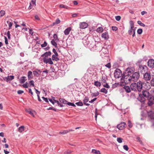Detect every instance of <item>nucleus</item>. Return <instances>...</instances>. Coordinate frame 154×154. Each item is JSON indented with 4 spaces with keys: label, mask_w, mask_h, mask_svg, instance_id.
Returning a JSON list of instances; mask_svg holds the SVG:
<instances>
[{
    "label": "nucleus",
    "mask_w": 154,
    "mask_h": 154,
    "mask_svg": "<svg viewBox=\"0 0 154 154\" xmlns=\"http://www.w3.org/2000/svg\"><path fill=\"white\" fill-rule=\"evenodd\" d=\"M131 77L133 82L138 80L140 77V74L138 72H134L131 75Z\"/></svg>",
    "instance_id": "f257e3e1"
},
{
    "label": "nucleus",
    "mask_w": 154,
    "mask_h": 154,
    "mask_svg": "<svg viewBox=\"0 0 154 154\" xmlns=\"http://www.w3.org/2000/svg\"><path fill=\"white\" fill-rule=\"evenodd\" d=\"M123 81L124 83L128 84L133 82L131 77V75H127L124 76L123 78Z\"/></svg>",
    "instance_id": "f03ea898"
},
{
    "label": "nucleus",
    "mask_w": 154,
    "mask_h": 154,
    "mask_svg": "<svg viewBox=\"0 0 154 154\" xmlns=\"http://www.w3.org/2000/svg\"><path fill=\"white\" fill-rule=\"evenodd\" d=\"M152 75L150 72H147L143 74V79L146 81H149L152 78Z\"/></svg>",
    "instance_id": "7ed1b4c3"
},
{
    "label": "nucleus",
    "mask_w": 154,
    "mask_h": 154,
    "mask_svg": "<svg viewBox=\"0 0 154 154\" xmlns=\"http://www.w3.org/2000/svg\"><path fill=\"white\" fill-rule=\"evenodd\" d=\"M148 68L146 66L139 65V66L138 70L140 71L142 74L146 73V70H147Z\"/></svg>",
    "instance_id": "20e7f679"
},
{
    "label": "nucleus",
    "mask_w": 154,
    "mask_h": 154,
    "mask_svg": "<svg viewBox=\"0 0 154 154\" xmlns=\"http://www.w3.org/2000/svg\"><path fill=\"white\" fill-rule=\"evenodd\" d=\"M122 75V72L120 69H116L115 71L114 76L116 78H119Z\"/></svg>",
    "instance_id": "39448f33"
},
{
    "label": "nucleus",
    "mask_w": 154,
    "mask_h": 154,
    "mask_svg": "<svg viewBox=\"0 0 154 154\" xmlns=\"http://www.w3.org/2000/svg\"><path fill=\"white\" fill-rule=\"evenodd\" d=\"M143 83L140 81L136 83V86L137 91L139 92H140L141 91L143 88Z\"/></svg>",
    "instance_id": "423d86ee"
},
{
    "label": "nucleus",
    "mask_w": 154,
    "mask_h": 154,
    "mask_svg": "<svg viewBox=\"0 0 154 154\" xmlns=\"http://www.w3.org/2000/svg\"><path fill=\"white\" fill-rule=\"evenodd\" d=\"M147 99L148 101V104L149 106H152L154 103V98L153 96H151L149 98H148Z\"/></svg>",
    "instance_id": "0eeeda50"
},
{
    "label": "nucleus",
    "mask_w": 154,
    "mask_h": 154,
    "mask_svg": "<svg viewBox=\"0 0 154 154\" xmlns=\"http://www.w3.org/2000/svg\"><path fill=\"white\" fill-rule=\"evenodd\" d=\"M87 45L88 47L90 49H91L93 48L95 46L94 42H91L88 39H87Z\"/></svg>",
    "instance_id": "6e6552de"
},
{
    "label": "nucleus",
    "mask_w": 154,
    "mask_h": 154,
    "mask_svg": "<svg viewBox=\"0 0 154 154\" xmlns=\"http://www.w3.org/2000/svg\"><path fill=\"white\" fill-rule=\"evenodd\" d=\"M142 94L141 95H142L143 97L146 99L149 98L151 96L150 94L147 91L143 90L142 91Z\"/></svg>",
    "instance_id": "1a4fd4ad"
},
{
    "label": "nucleus",
    "mask_w": 154,
    "mask_h": 154,
    "mask_svg": "<svg viewBox=\"0 0 154 154\" xmlns=\"http://www.w3.org/2000/svg\"><path fill=\"white\" fill-rule=\"evenodd\" d=\"M125 125L126 123L125 122H122L118 125L117 127L119 130H122L124 128Z\"/></svg>",
    "instance_id": "9d476101"
},
{
    "label": "nucleus",
    "mask_w": 154,
    "mask_h": 154,
    "mask_svg": "<svg viewBox=\"0 0 154 154\" xmlns=\"http://www.w3.org/2000/svg\"><path fill=\"white\" fill-rule=\"evenodd\" d=\"M148 66L151 68H154V60L153 59L149 60L147 62Z\"/></svg>",
    "instance_id": "9b49d317"
},
{
    "label": "nucleus",
    "mask_w": 154,
    "mask_h": 154,
    "mask_svg": "<svg viewBox=\"0 0 154 154\" xmlns=\"http://www.w3.org/2000/svg\"><path fill=\"white\" fill-rule=\"evenodd\" d=\"M146 98L143 97L141 94H139V97L138 98V100L144 104L146 100Z\"/></svg>",
    "instance_id": "f8f14e48"
},
{
    "label": "nucleus",
    "mask_w": 154,
    "mask_h": 154,
    "mask_svg": "<svg viewBox=\"0 0 154 154\" xmlns=\"http://www.w3.org/2000/svg\"><path fill=\"white\" fill-rule=\"evenodd\" d=\"M43 61L46 64L48 63L51 65L53 64L51 58L47 59L45 58H43Z\"/></svg>",
    "instance_id": "ddd939ff"
},
{
    "label": "nucleus",
    "mask_w": 154,
    "mask_h": 154,
    "mask_svg": "<svg viewBox=\"0 0 154 154\" xmlns=\"http://www.w3.org/2000/svg\"><path fill=\"white\" fill-rule=\"evenodd\" d=\"M88 26L87 23L85 22L80 23H79V27L81 29H84L86 28Z\"/></svg>",
    "instance_id": "4468645a"
},
{
    "label": "nucleus",
    "mask_w": 154,
    "mask_h": 154,
    "mask_svg": "<svg viewBox=\"0 0 154 154\" xmlns=\"http://www.w3.org/2000/svg\"><path fill=\"white\" fill-rule=\"evenodd\" d=\"M126 71L127 72L128 75H131L134 72V69L132 67L131 68H128L126 69Z\"/></svg>",
    "instance_id": "2eb2a0df"
},
{
    "label": "nucleus",
    "mask_w": 154,
    "mask_h": 154,
    "mask_svg": "<svg viewBox=\"0 0 154 154\" xmlns=\"http://www.w3.org/2000/svg\"><path fill=\"white\" fill-rule=\"evenodd\" d=\"M136 83L134 82L132 83L130 85L131 89V91H137V89L136 86Z\"/></svg>",
    "instance_id": "dca6fc26"
},
{
    "label": "nucleus",
    "mask_w": 154,
    "mask_h": 154,
    "mask_svg": "<svg viewBox=\"0 0 154 154\" xmlns=\"http://www.w3.org/2000/svg\"><path fill=\"white\" fill-rule=\"evenodd\" d=\"M102 38H104L105 40H106L109 38V35L107 32H105L102 34Z\"/></svg>",
    "instance_id": "f3484780"
},
{
    "label": "nucleus",
    "mask_w": 154,
    "mask_h": 154,
    "mask_svg": "<svg viewBox=\"0 0 154 154\" xmlns=\"http://www.w3.org/2000/svg\"><path fill=\"white\" fill-rule=\"evenodd\" d=\"M7 23L8 24L9 26L8 29H10L11 28V27L12 26L13 23L12 22V20L11 19H9L7 21Z\"/></svg>",
    "instance_id": "a211bd4d"
},
{
    "label": "nucleus",
    "mask_w": 154,
    "mask_h": 154,
    "mask_svg": "<svg viewBox=\"0 0 154 154\" xmlns=\"http://www.w3.org/2000/svg\"><path fill=\"white\" fill-rule=\"evenodd\" d=\"M71 28L70 27H69L67 28L66 29H65L64 32V34L66 35H68L69 34V33L71 31Z\"/></svg>",
    "instance_id": "6ab92c4d"
},
{
    "label": "nucleus",
    "mask_w": 154,
    "mask_h": 154,
    "mask_svg": "<svg viewBox=\"0 0 154 154\" xmlns=\"http://www.w3.org/2000/svg\"><path fill=\"white\" fill-rule=\"evenodd\" d=\"M89 100V99L88 97H85L84 99L83 100V102L84 103V104L86 106H89L90 104L88 103H86Z\"/></svg>",
    "instance_id": "aec40b11"
},
{
    "label": "nucleus",
    "mask_w": 154,
    "mask_h": 154,
    "mask_svg": "<svg viewBox=\"0 0 154 154\" xmlns=\"http://www.w3.org/2000/svg\"><path fill=\"white\" fill-rule=\"evenodd\" d=\"M124 88L125 89V91L127 93H129L131 92V90L130 87L128 86H125L124 87Z\"/></svg>",
    "instance_id": "412c9836"
},
{
    "label": "nucleus",
    "mask_w": 154,
    "mask_h": 154,
    "mask_svg": "<svg viewBox=\"0 0 154 154\" xmlns=\"http://www.w3.org/2000/svg\"><path fill=\"white\" fill-rule=\"evenodd\" d=\"M51 52L50 51L46 52L42 55V57H43L44 56L47 57L48 56H50L51 55Z\"/></svg>",
    "instance_id": "4be33fe9"
},
{
    "label": "nucleus",
    "mask_w": 154,
    "mask_h": 154,
    "mask_svg": "<svg viewBox=\"0 0 154 154\" xmlns=\"http://www.w3.org/2000/svg\"><path fill=\"white\" fill-rule=\"evenodd\" d=\"M14 78V76L13 75L8 76L5 77L7 81H10L13 79Z\"/></svg>",
    "instance_id": "5701e85b"
},
{
    "label": "nucleus",
    "mask_w": 154,
    "mask_h": 154,
    "mask_svg": "<svg viewBox=\"0 0 154 154\" xmlns=\"http://www.w3.org/2000/svg\"><path fill=\"white\" fill-rule=\"evenodd\" d=\"M59 100L60 103H63L64 104H67V101L66 100L63 98H60L59 99Z\"/></svg>",
    "instance_id": "b1692460"
},
{
    "label": "nucleus",
    "mask_w": 154,
    "mask_h": 154,
    "mask_svg": "<svg viewBox=\"0 0 154 154\" xmlns=\"http://www.w3.org/2000/svg\"><path fill=\"white\" fill-rule=\"evenodd\" d=\"M25 78L26 77L25 76L22 77L20 79V83L21 84L24 83L26 80L25 79Z\"/></svg>",
    "instance_id": "393cba45"
},
{
    "label": "nucleus",
    "mask_w": 154,
    "mask_h": 154,
    "mask_svg": "<svg viewBox=\"0 0 154 154\" xmlns=\"http://www.w3.org/2000/svg\"><path fill=\"white\" fill-rule=\"evenodd\" d=\"M48 72V70L47 69H46L42 72V75L43 76H46Z\"/></svg>",
    "instance_id": "a878e982"
},
{
    "label": "nucleus",
    "mask_w": 154,
    "mask_h": 154,
    "mask_svg": "<svg viewBox=\"0 0 154 154\" xmlns=\"http://www.w3.org/2000/svg\"><path fill=\"white\" fill-rule=\"evenodd\" d=\"M56 55H53L52 56V59L53 60L57 61L59 60V59Z\"/></svg>",
    "instance_id": "bb28decb"
},
{
    "label": "nucleus",
    "mask_w": 154,
    "mask_h": 154,
    "mask_svg": "<svg viewBox=\"0 0 154 154\" xmlns=\"http://www.w3.org/2000/svg\"><path fill=\"white\" fill-rule=\"evenodd\" d=\"M32 72L30 71H28V79H29L32 78Z\"/></svg>",
    "instance_id": "cd10ccee"
},
{
    "label": "nucleus",
    "mask_w": 154,
    "mask_h": 154,
    "mask_svg": "<svg viewBox=\"0 0 154 154\" xmlns=\"http://www.w3.org/2000/svg\"><path fill=\"white\" fill-rule=\"evenodd\" d=\"M103 30V28L101 27H98L96 30V31L97 32L99 33L102 32Z\"/></svg>",
    "instance_id": "c85d7f7f"
},
{
    "label": "nucleus",
    "mask_w": 154,
    "mask_h": 154,
    "mask_svg": "<svg viewBox=\"0 0 154 154\" xmlns=\"http://www.w3.org/2000/svg\"><path fill=\"white\" fill-rule=\"evenodd\" d=\"M91 152L95 154H100V152L99 150H97L95 149H92Z\"/></svg>",
    "instance_id": "c756f323"
},
{
    "label": "nucleus",
    "mask_w": 154,
    "mask_h": 154,
    "mask_svg": "<svg viewBox=\"0 0 154 154\" xmlns=\"http://www.w3.org/2000/svg\"><path fill=\"white\" fill-rule=\"evenodd\" d=\"M60 22V20L59 19V18H57L56 19L55 21L53 23V25H57L58 24H59Z\"/></svg>",
    "instance_id": "7c9ffc66"
},
{
    "label": "nucleus",
    "mask_w": 154,
    "mask_h": 154,
    "mask_svg": "<svg viewBox=\"0 0 154 154\" xmlns=\"http://www.w3.org/2000/svg\"><path fill=\"white\" fill-rule=\"evenodd\" d=\"M94 85L97 87H100L101 85V84L100 82L98 81H96L94 82Z\"/></svg>",
    "instance_id": "2f4dec72"
},
{
    "label": "nucleus",
    "mask_w": 154,
    "mask_h": 154,
    "mask_svg": "<svg viewBox=\"0 0 154 154\" xmlns=\"http://www.w3.org/2000/svg\"><path fill=\"white\" fill-rule=\"evenodd\" d=\"M24 127L23 126H21L19 127L18 129V131L20 132H22L24 130Z\"/></svg>",
    "instance_id": "473e14b6"
},
{
    "label": "nucleus",
    "mask_w": 154,
    "mask_h": 154,
    "mask_svg": "<svg viewBox=\"0 0 154 154\" xmlns=\"http://www.w3.org/2000/svg\"><path fill=\"white\" fill-rule=\"evenodd\" d=\"M51 44L53 46H54L55 47H57V44L56 42H55V41L54 39H52L51 41Z\"/></svg>",
    "instance_id": "72a5a7b5"
},
{
    "label": "nucleus",
    "mask_w": 154,
    "mask_h": 154,
    "mask_svg": "<svg viewBox=\"0 0 154 154\" xmlns=\"http://www.w3.org/2000/svg\"><path fill=\"white\" fill-rule=\"evenodd\" d=\"M55 103H57V104L58 105V106H60L61 107H63L64 106L63 105L61 104V103L59 101H58L56 100H54Z\"/></svg>",
    "instance_id": "f704fd0d"
},
{
    "label": "nucleus",
    "mask_w": 154,
    "mask_h": 154,
    "mask_svg": "<svg viewBox=\"0 0 154 154\" xmlns=\"http://www.w3.org/2000/svg\"><path fill=\"white\" fill-rule=\"evenodd\" d=\"M99 93L98 91H97L96 93H92L91 94V95L92 97H97L99 95Z\"/></svg>",
    "instance_id": "c9c22d12"
},
{
    "label": "nucleus",
    "mask_w": 154,
    "mask_h": 154,
    "mask_svg": "<svg viewBox=\"0 0 154 154\" xmlns=\"http://www.w3.org/2000/svg\"><path fill=\"white\" fill-rule=\"evenodd\" d=\"M100 91L101 92L104 93L105 94H106L107 93V90L104 88H102L101 89Z\"/></svg>",
    "instance_id": "e433bc0d"
},
{
    "label": "nucleus",
    "mask_w": 154,
    "mask_h": 154,
    "mask_svg": "<svg viewBox=\"0 0 154 154\" xmlns=\"http://www.w3.org/2000/svg\"><path fill=\"white\" fill-rule=\"evenodd\" d=\"M75 104L78 106H83V103L81 101H79L75 103Z\"/></svg>",
    "instance_id": "4c0bfd02"
},
{
    "label": "nucleus",
    "mask_w": 154,
    "mask_h": 154,
    "mask_svg": "<svg viewBox=\"0 0 154 154\" xmlns=\"http://www.w3.org/2000/svg\"><path fill=\"white\" fill-rule=\"evenodd\" d=\"M149 116L151 119H154V113H150L149 114Z\"/></svg>",
    "instance_id": "58836bf2"
},
{
    "label": "nucleus",
    "mask_w": 154,
    "mask_h": 154,
    "mask_svg": "<svg viewBox=\"0 0 154 154\" xmlns=\"http://www.w3.org/2000/svg\"><path fill=\"white\" fill-rule=\"evenodd\" d=\"M5 14V11L3 10L0 11V17H2Z\"/></svg>",
    "instance_id": "ea45409f"
},
{
    "label": "nucleus",
    "mask_w": 154,
    "mask_h": 154,
    "mask_svg": "<svg viewBox=\"0 0 154 154\" xmlns=\"http://www.w3.org/2000/svg\"><path fill=\"white\" fill-rule=\"evenodd\" d=\"M119 85V83H115V84L112 85V88L113 89L117 87Z\"/></svg>",
    "instance_id": "a19ab883"
},
{
    "label": "nucleus",
    "mask_w": 154,
    "mask_h": 154,
    "mask_svg": "<svg viewBox=\"0 0 154 154\" xmlns=\"http://www.w3.org/2000/svg\"><path fill=\"white\" fill-rule=\"evenodd\" d=\"M53 37L56 41H59V39L58 38L57 35L56 34H54Z\"/></svg>",
    "instance_id": "79ce46f5"
},
{
    "label": "nucleus",
    "mask_w": 154,
    "mask_h": 154,
    "mask_svg": "<svg viewBox=\"0 0 154 154\" xmlns=\"http://www.w3.org/2000/svg\"><path fill=\"white\" fill-rule=\"evenodd\" d=\"M131 28H134V22L132 21H130L129 22Z\"/></svg>",
    "instance_id": "37998d69"
},
{
    "label": "nucleus",
    "mask_w": 154,
    "mask_h": 154,
    "mask_svg": "<svg viewBox=\"0 0 154 154\" xmlns=\"http://www.w3.org/2000/svg\"><path fill=\"white\" fill-rule=\"evenodd\" d=\"M60 8H65L66 9H68L69 8V7L63 4H61L60 5Z\"/></svg>",
    "instance_id": "c03bdc74"
},
{
    "label": "nucleus",
    "mask_w": 154,
    "mask_h": 154,
    "mask_svg": "<svg viewBox=\"0 0 154 154\" xmlns=\"http://www.w3.org/2000/svg\"><path fill=\"white\" fill-rule=\"evenodd\" d=\"M69 132V131L68 130H64L62 132H59L60 134H64Z\"/></svg>",
    "instance_id": "a18cd8bd"
},
{
    "label": "nucleus",
    "mask_w": 154,
    "mask_h": 154,
    "mask_svg": "<svg viewBox=\"0 0 154 154\" xmlns=\"http://www.w3.org/2000/svg\"><path fill=\"white\" fill-rule=\"evenodd\" d=\"M137 23L138 24L144 27L145 26V24L143 23L140 21H137Z\"/></svg>",
    "instance_id": "49530a36"
},
{
    "label": "nucleus",
    "mask_w": 154,
    "mask_h": 154,
    "mask_svg": "<svg viewBox=\"0 0 154 154\" xmlns=\"http://www.w3.org/2000/svg\"><path fill=\"white\" fill-rule=\"evenodd\" d=\"M133 28H130L129 30L128 31V33L129 35H131L132 34Z\"/></svg>",
    "instance_id": "de8ad7c7"
},
{
    "label": "nucleus",
    "mask_w": 154,
    "mask_h": 154,
    "mask_svg": "<svg viewBox=\"0 0 154 154\" xmlns=\"http://www.w3.org/2000/svg\"><path fill=\"white\" fill-rule=\"evenodd\" d=\"M47 45V43L46 41H45L44 42V43L41 45V46L42 48H44L46 47Z\"/></svg>",
    "instance_id": "09e8293b"
},
{
    "label": "nucleus",
    "mask_w": 154,
    "mask_h": 154,
    "mask_svg": "<svg viewBox=\"0 0 154 154\" xmlns=\"http://www.w3.org/2000/svg\"><path fill=\"white\" fill-rule=\"evenodd\" d=\"M143 32V30L141 29H139L137 30V33L139 34H141Z\"/></svg>",
    "instance_id": "8fccbe9b"
},
{
    "label": "nucleus",
    "mask_w": 154,
    "mask_h": 154,
    "mask_svg": "<svg viewBox=\"0 0 154 154\" xmlns=\"http://www.w3.org/2000/svg\"><path fill=\"white\" fill-rule=\"evenodd\" d=\"M52 51H53V52L54 54V55H56L57 56H58V54L57 53V52L56 51V50L54 48H53V49Z\"/></svg>",
    "instance_id": "3c124183"
},
{
    "label": "nucleus",
    "mask_w": 154,
    "mask_h": 154,
    "mask_svg": "<svg viewBox=\"0 0 154 154\" xmlns=\"http://www.w3.org/2000/svg\"><path fill=\"white\" fill-rule=\"evenodd\" d=\"M106 78H103V77H102V79L101 80L102 83H105L106 82Z\"/></svg>",
    "instance_id": "603ef678"
},
{
    "label": "nucleus",
    "mask_w": 154,
    "mask_h": 154,
    "mask_svg": "<svg viewBox=\"0 0 154 154\" xmlns=\"http://www.w3.org/2000/svg\"><path fill=\"white\" fill-rule=\"evenodd\" d=\"M117 141L119 143H121L122 141V139L121 137H118L117 138Z\"/></svg>",
    "instance_id": "864d4df0"
},
{
    "label": "nucleus",
    "mask_w": 154,
    "mask_h": 154,
    "mask_svg": "<svg viewBox=\"0 0 154 154\" xmlns=\"http://www.w3.org/2000/svg\"><path fill=\"white\" fill-rule=\"evenodd\" d=\"M27 82H26L25 84H23L22 85V86L24 88H27L28 87V86L27 85Z\"/></svg>",
    "instance_id": "5fc2aeb1"
},
{
    "label": "nucleus",
    "mask_w": 154,
    "mask_h": 154,
    "mask_svg": "<svg viewBox=\"0 0 154 154\" xmlns=\"http://www.w3.org/2000/svg\"><path fill=\"white\" fill-rule=\"evenodd\" d=\"M27 112L29 113L32 116H34V115L32 113V111L30 110L29 109V110H27Z\"/></svg>",
    "instance_id": "6e6d98bb"
},
{
    "label": "nucleus",
    "mask_w": 154,
    "mask_h": 154,
    "mask_svg": "<svg viewBox=\"0 0 154 154\" xmlns=\"http://www.w3.org/2000/svg\"><path fill=\"white\" fill-rule=\"evenodd\" d=\"M29 84L30 85L32 86L33 87L34 86V82L33 80H31L29 81Z\"/></svg>",
    "instance_id": "4d7b16f0"
},
{
    "label": "nucleus",
    "mask_w": 154,
    "mask_h": 154,
    "mask_svg": "<svg viewBox=\"0 0 154 154\" xmlns=\"http://www.w3.org/2000/svg\"><path fill=\"white\" fill-rule=\"evenodd\" d=\"M128 126L130 128H131L132 127V124L130 121H128Z\"/></svg>",
    "instance_id": "13d9d810"
},
{
    "label": "nucleus",
    "mask_w": 154,
    "mask_h": 154,
    "mask_svg": "<svg viewBox=\"0 0 154 154\" xmlns=\"http://www.w3.org/2000/svg\"><path fill=\"white\" fill-rule=\"evenodd\" d=\"M150 84L152 86H154V79H152L150 81Z\"/></svg>",
    "instance_id": "bf43d9fd"
},
{
    "label": "nucleus",
    "mask_w": 154,
    "mask_h": 154,
    "mask_svg": "<svg viewBox=\"0 0 154 154\" xmlns=\"http://www.w3.org/2000/svg\"><path fill=\"white\" fill-rule=\"evenodd\" d=\"M121 17L119 16H117L115 17V19L117 21H119L120 20Z\"/></svg>",
    "instance_id": "052dcab7"
},
{
    "label": "nucleus",
    "mask_w": 154,
    "mask_h": 154,
    "mask_svg": "<svg viewBox=\"0 0 154 154\" xmlns=\"http://www.w3.org/2000/svg\"><path fill=\"white\" fill-rule=\"evenodd\" d=\"M33 74L34 75L36 76H38V75H39L38 72L37 71H33Z\"/></svg>",
    "instance_id": "680f3d73"
},
{
    "label": "nucleus",
    "mask_w": 154,
    "mask_h": 154,
    "mask_svg": "<svg viewBox=\"0 0 154 154\" xmlns=\"http://www.w3.org/2000/svg\"><path fill=\"white\" fill-rule=\"evenodd\" d=\"M103 86L107 88H110V87L107 83H106Z\"/></svg>",
    "instance_id": "e2e57ef3"
},
{
    "label": "nucleus",
    "mask_w": 154,
    "mask_h": 154,
    "mask_svg": "<svg viewBox=\"0 0 154 154\" xmlns=\"http://www.w3.org/2000/svg\"><path fill=\"white\" fill-rule=\"evenodd\" d=\"M105 66L109 68H110L111 67L110 63H108L107 64L105 65Z\"/></svg>",
    "instance_id": "0e129e2a"
},
{
    "label": "nucleus",
    "mask_w": 154,
    "mask_h": 154,
    "mask_svg": "<svg viewBox=\"0 0 154 154\" xmlns=\"http://www.w3.org/2000/svg\"><path fill=\"white\" fill-rule=\"evenodd\" d=\"M47 109L48 110H53L54 111H57L56 109L53 107H50L49 108Z\"/></svg>",
    "instance_id": "69168bd1"
},
{
    "label": "nucleus",
    "mask_w": 154,
    "mask_h": 154,
    "mask_svg": "<svg viewBox=\"0 0 154 154\" xmlns=\"http://www.w3.org/2000/svg\"><path fill=\"white\" fill-rule=\"evenodd\" d=\"M123 148L126 151H128V147L127 145H124L123 146Z\"/></svg>",
    "instance_id": "338daca9"
},
{
    "label": "nucleus",
    "mask_w": 154,
    "mask_h": 154,
    "mask_svg": "<svg viewBox=\"0 0 154 154\" xmlns=\"http://www.w3.org/2000/svg\"><path fill=\"white\" fill-rule=\"evenodd\" d=\"M72 152V151L70 150H68L67 151H65L64 152V154H69Z\"/></svg>",
    "instance_id": "774afa93"
}]
</instances>
